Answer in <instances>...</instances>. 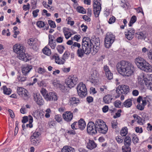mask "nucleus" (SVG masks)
<instances>
[{"instance_id": "nucleus-1", "label": "nucleus", "mask_w": 152, "mask_h": 152, "mask_svg": "<svg viewBox=\"0 0 152 152\" xmlns=\"http://www.w3.org/2000/svg\"><path fill=\"white\" fill-rule=\"evenodd\" d=\"M118 72L124 76L129 77L133 74L134 70V66L130 62L121 61L118 62L116 65Z\"/></svg>"}, {"instance_id": "nucleus-2", "label": "nucleus", "mask_w": 152, "mask_h": 152, "mask_svg": "<svg viewBox=\"0 0 152 152\" xmlns=\"http://www.w3.org/2000/svg\"><path fill=\"white\" fill-rule=\"evenodd\" d=\"M88 37H84L82 40V48H78L77 53L79 57L82 58L85 54L88 55L91 52V43Z\"/></svg>"}, {"instance_id": "nucleus-3", "label": "nucleus", "mask_w": 152, "mask_h": 152, "mask_svg": "<svg viewBox=\"0 0 152 152\" xmlns=\"http://www.w3.org/2000/svg\"><path fill=\"white\" fill-rule=\"evenodd\" d=\"M13 50L18 55L17 57L19 59L25 61H27L29 59L27 58L23 50V47L20 45L15 44L13 47Z\"/></svg>"}, {"instance_id": "nucleus-4", "label": "nucleus", "mask_w": 152, "mask_h": 152, "mask_svg": "<svg viewBox=\"0 0 152 152\" xmlns=\"http://www.w3.org/2000/svg\"><path fill=\"white\" fill-rule=\"evenodd\" d=\"M97 131L100 134H106L107 132L108 128L105 123L102 120L97 119L95 121Z\"/></svg>"}, {"instance_id": "nucleus-5", "label": "nucleus", "mask_w": 152, "mask_h": 152, "mask_svg": "<svg viewBox=\"0 0 152 152\" xmlns=\"http://www.w3.org/2000/svg\"><path fill=\"white\" fill-rule=\"evenodd\" d=\"M97 131L100 134H106L107 132L108 128L105 123L102 120L97 119L95 121Z\"/></svg>"}, {"instance_id": "nucleus-6", "label": "nucleus", "mask_w": 152, "mask_h": 152, "mask_svg": "<svg viewBox=\"0 0 152 152\" xmlns=\"http://www.w3.org/2000/svg\"><path fill=\"white\" fill-rule=\"evenodd\" d=\"M116 93L117 95L115 96L116 98H119L121 94L126 95L130 92V88L129 86L125 85H121L119 86L117 88Z\"/></svg>"}, {"instance_id": "nucleus-7", "label": "nucleus", "mask_w": 152, "mask_h": 152, "mask_svg": "<svg viewBox=\"0 0 152 152\" xmlns=\"http://www.w3.org/2000/svg\"><path fill=\"white\" fill-rule=\"evenodd\" d=\"M78 80L76 76L71 75L66 79L65 83L68 88H71L77 83Z\"/></svg>"}, {"instance_id": "nucleus-8", "label": "nucleus", "mask_w": 152, "mask_h": 152, "mask_svg": "<svg viewBox=\"0 0 152 152\" xmlns=\"http://www.w3.org/2000/svg\"><path fill=\"white\" fill-rule=\"evenodd\" d=\"M91 42V52L92 55L95 54L98 51L99 48L100 40L99 39H96L94 40L91 39L89 38Z\"/></svg>"}, {"instance_id": "nucleus-9", "label": "nucleus", "mask_w": 152, "mask_h": 152, "mask_svg": "<svg viewBox=\"0 0 152 152\" xmlns=\"http://www.w3.org/2000/svg\"><path fill=\"white\" fill-rule=\"evenodd\" d=\"M115 36L110 32H107L106 35L104 39V45L107 48H109L114 42Z\"/></svg>"}, {"instance_id": "nucleus-10", "label": "nucleus", "mask_w": 152, "mask_h": 152, "mask_svg": "<svg viewBox=\"0 0 152 152\" xmlns=\"http://www.w3.org/2000/svg\"><path fill=\"white\" fill-rule=\"evenodd\" d=\"M77 90L78 95L83 98L87 94V90L86 85L83 82L80 83L77 87Z\"/></svg>"}, {"instance_id": "nucleus-11", "label": "nucleus", "mask_w": 152, "mask_h": 152, "mask_svg": "<svg viewBox=\"0 0 152 152\" xmlns=\"http://www.w3.org/2000/svg\"><path fill=\"white\" fill-rule=\"evenodd\" d=\"M40 135L39 132L35 131L32 133L30 137L31 143L35 146H37L40 142L39 136Z\"/></svg>"}, {"instance_id": "nucleus-12", "label": "nucleus", "mask_w": 152, "mask_h": 152, "mask_svg": "<svg viewBox=\"0 0 152 152\" xmlns=\"http://www.w3.org/2000/svg\"><path fill=\"white\" fill-rule=\"evenodd\" d=\"M17 91L18 95L25 100L28 99L30 97L27 90L23 87H18Z\"/></svg>"}, {"instance_id": "nucleus-13", "label": "nucleus", "mask_w": 152, "mask_h": 152, "mask_svg": "<svg viewBox=\"0 0 152 152\" xmlns=\"http://www.w3.org/2000/svg\"><path fill=\"white\" fill-rule=\"evenodd\" d=\"M94 12L96 17L99 16L101 9V4L98 0H94Z\"/></svg>"}, {"instance_id": "nucleus-14", "label": "nucleus", "mask_w": 152, "mask_h": 152, "mask_svg": "<svg viewBox=\"0 0 152 152\" xmlns=\"http://www.w3.org/2000/svg\"><path fill=\"white\" fill-rule=\"evenodd\" d=\"M96 127L95 123L92 121H90L88 123L87 126V130L88 133L91 134H96L97 133Z\"/></svg>"}, {"instance_id": "nucleus-15", "label": "nucleus", "mask_w": 152, "mask_h": 152, "mask_svg": "<svg viewBox=\"0 0 152 152\" xmlns=\"http://www.w3.org/2000/svg\"><path fill=\"white\" fill-rule=\"evenodd\" d=\"M80 103V101L78 98L72 96L69 97L68 101V104L72 107H75Z\"/></svg>"}, {"instance_id": "nucleus-16", "label": "nucleus", "mask_w": 152, "mask_h": 152, "mask_svg": "<svg viewBox=\"0 0 152 152\" xmlns=\"http://www.w3.org/2000/svg\"><path fill=\"white\" fill-rule=\"evenodd\" d=\"M135 33V30L133 28H130L126 30L124 34L128 39L131 40L134 38Z\"/></svg>"}, {"instance_id": "nucleus-17", "label": "nucleus", "mask_w": 152, "mask_h": 152, "mask_svg": "<svg viewBox=\"0 0 152 152\" xmlns=\"http://www.w3.org/2000/svg\"><path fill=\"white\" fill-rule=\"evenodd\" d=\"M53 85L55 87L59 88L63 92H65L68 91V86H64V85L61 84L59 81L54 80L53 83Z\"/></svg>"}, {"instance_id": "nucleus-18", "label": "nucleus", "mask_w": 152, "mask_h": 152, "mask_svg": "<svg viewBox=\"0 0 152 152\" xmlns=\"http://www.w3.org/2000/svg\"><path fill=\"white\" fill-rule=\"evenodd\" d=\"M51 59L54 60L55 63L58 64H64L66 62L62 58H60L57 54H55L52 56Z\"/></svg>"}, {"instance_id": "nucleus-19", "label": "nucleus", "mask_w": 152, "mask_h": 152, "mask_svg": "<svg viewBox=\"0 0 152 152\" xmlns=\"http://www.w3.org/2000/svg\"><path fill=\"white\" fill-rule=\"evenodd\" d=\"M99 76V73L96 70H94L89 77L90 81L93 83H96L97 82V78Z\"/></svg>"}, {"instance_id": "nucleus-20", "label": "nucleus", "mask_w": 152, "mask_h": 152, "mask_svg": "<svg viewBox=\"0 0 152 152\" xmlns=\"http://www.w3.org/2000/svg\"><path fill=\"white\" fill-rule=\"evenodd\" d=\"M62 116L64 120L68 122L70 121L72 119L73 114L70 111H66L63 114Z\"/></svg>"}, {"instance_id": "nucleus-21", "label": "nucleus", "mask_w": 152, "mask_h": 152, "mask_svg": "<svg viewBox=\"0 0 152 152\" xmlns=\"http://www.w3.org/2000/svg\"><path fill=\"white\" fill-rule=\"evenodd\" d=\"M140 69L147 72H151L152 71V67L150 64L146 61L142 66Z\"/></svg>"}, {"instance_id": "nucleus-22", "label": "nucleus", "mask_w": 152, "mask_h": 152, "mask_svg": "<svg viewBox=\"0 0 152 152\" xmlns=\"http://www.w3.org/2000/svg\"><path fill=\"white\" fill-rule=\"evenodd\" d=\"M104 70L105 72L106 76L109 80H111L113 78V74L110 72L109 67L107 65L104 67Z\"/></svg>"}, {"instance_id": "nucleus-23", "label": "nucleus", "mask_w": 152, "mask_h": 152, "mask_svg": "<svg viewBox=\"0 0 152 152\" xmlns=\"http://www.w3.org/2000/svg\"><path fill=\"white\" fill-rule=\"evenodd\" d=\"M145 60L143 58L140 57H138L136 58L135 59V62L137 67L140 69L142 67V66L143 64H144V63L145 62Z\"/></svg>"}, {"instance_id": "nucleus-24", "label": "nucleus", "mask_w": 152, "mask_h": 152, "mask_svg": "<svg viewBox=\"0 0 152 152\" xmlns=\"http://www.w3.org/2000/svg\"><path fill=\"white\" fill-rule=\"evenodd\" d=\"M34 99L37 103L39 105H42L44 103L43 99L39 94H36L34 96Z\"/></svg>"}, {"instance_id": "nucleus-25", "label": "nucleus", "mask_w": 152, "mask_h": 152, "mask_svg": "<svg viewBox=\"0 0 152 152\" xmlns=\"http://www.w3.org/2000/svg\"><path fill=\"white\" fill-rule=\"evenodd\" d=\"M27 43L33 49H36L37 48L36 44L37 43V40L36 39L34 38H29L27 40Z\"/></svg>"}, {"instance_id": "nucleus-26", "label": "nucleus", "mask_w": 152, "mask_h": 152, "mask_svg": "<svg viewBox=\"0 0 152 152\" xmlns=\"http://www.w3.org/2000/svg\"><path fill=\"white\" fill-rule=\"evenodd\" d=\"M78 128L81 130H83L85 128L86 124L83 118H81L77 122Z\"/></svg>"}, {"instance_id": "nucleus-27", "label": "nucleus", "mask_w": 152, "mask_h": 152, "mask_svg": "<svg viewBox=\"0 0 152 152\" xmlns=\"http://www.w3.org/2000/svg\"><path fill=\"white\" fill-rule=\"evenodd\" d=\"M32 66L27 65L24 66L22 68V72L23 74L26 75L32 69Z\"/></svg>"}, {"instance_id": "nucleus-28", "label": "nucleus", "mask_w": 152, "mask_h": 152, "mask_svg": "<svg viewBox=\"0 0 152 152\" xmlns=\"http://www.w3.org/2000/svg\"><path fill=\"white\" fill-rule=\"evenodd\" d=\"M97 146V144L93 140H89L87 144V147L88 149L92 150Z\"/></svg>"}, {"instance_id": "nucleus-29", "label": "nucleus", "mask_w": 152, "mask_h": 152, "mask_svg": "<svg viewBox=\"0 0 152 152\" xmlns=\"http://www.w3.org/2000/svg\"><path fill=\"white\" fill-rule=\"evenodd\" d=\"M112 96L110 94H107L105 95L103 98V100L104 102L106 104L110 103L113 99Z\"/></svg>"}, {"instance_id": "nucleus-30", "label": "nucleus", "mask_w": 152, "mask_h": 152, "mask_svg": "<svg viewBox=\"0 0 152 152\" xmlns=\"http://www.w3.org/2000/svg\"><path fill=\"white\" fill-rule=\"evenodd\" d=\"M17 80L20 82L25 81L27 79L26 75L24 74H21L20 73H18L17 75Z\"/></svg>"}, {"instance_id": "nucleus-31", "label": "nucleus", "mask_w": 152, "mask_h": 152, "mask_svg": "<svg viewBox=\"0 0 152 152\" xmlns=\"http://www.w3.org/2000/svg\"><path fill=\"white\" fill-rule=\"evenodd\" d=\"M61 151L62 152H74L75 150L71 147L66 145L64 146Z\"/></svg>"}, {"instance_id": "nucleus-32", "label": "nucleus", "mask_w": 152, "mask_h": 152, "mask_svg": "<svg viewBox=\"0 0 152 152\" xmlns=\"http://www.w3.org/2000/svg\"><path fill=\"white\" fill-rule=\"evenodd\" d=\"M37 26L39 28H42L44 26L46 28V29H48V26L46 23H45L44 22L39 21L37 22L36 23Z\"/></svg>"}, {"instance_id": "nucleus-33", "label": "nucleus", "mask_w": 152, "mask_h": 152, "mask_svg": "<svg viewBox=\"0 0 152 152\" xmlns=\"http://www.w3.org/2000/svg\"><path fill=\"white\" fill-rule=\"evenodd\" d=\"M136 37L138 39H144V40L146 38V36L145 34L142 32H140L137 33L135 34Z\"/></svg>"}, {"instance_id": "nucleus-34", "label": "nucleus", "mask_w": 152, "mask_h": 152, "mask_svg": "<svg viewBox=\"0 0 152 152\" xmlns=\"http://www.w3.org/2000/svg\"><path fill=\"white\" fill-rule=\"evenodd\" d=\"M124 107L126 108L130 107L132 104V100L130 99H128L123 103Z\"/></svg>"}, {"instance_id": "nucleus-35", "label": "nucleus", "mask_w": 152, "mask_h": 152, "mask_svg": "<svg viewBox=\"0 0 152 152\" xmlns=\"http://www.w3.org/2000/svg\"><path fill=\"white\" fill-rule=\"evenodd\" d=\"M133 116L139 124L140 125H143V120L140 116L137 114L133 115Z\"/></svg>"}, {"instance_id": "nucleus-36", "label": "nucleus", "mask_w": 152, "mask_h": 152, "mask_svg": "<svg viewBox=\"0 0 152 152\" xmlns=\"http://www.w3.org/2000/svg\"><path fill=\"white\" fill-rule=\"evenodd\" d=\"M131 143V138L128 135L125 137L124 140V145L130 146Z\"/></svg>"}, {"instance_id": "nucleus-37", "label": "nucleus", "mask_w": 152, "mask_h": 152, "mask_svg": "<svg viewBox=\"0 0 152 152\" xmlns=\"http://www.w3.org/2000/svg\"><path fill=\"white\" fill-rule=\"evenodd\" d=\"M148 81V79L145 77L144 75H142V78H140L138 79L139 83L142 85H144V84H145L146 82Z\"/></svg>"}, {"instance_id": "nucleus-38", "label": "nucleus", "mask_w": 152, "mask_h": 152, "mask_svg": "<svg viewBox=\"0 0 152 152\" xmlns=\"http://www.w3.org/2000/svg\"><path fill=\"white\" fill-rule=\"evenodd\" d=\"M142 103L141 104L138 103L137 106V108L141 110H143L145 107V106L146 105L145 101L144 100L142 101Z\"/></svg>"}, {"instance_id": "nucleus-39", "label": "nucleus", "mask_w": 152, "mask_h": 152, "mask_svg": "<svg viewBox=\"0 0 152 152\" xmlns=\"http://www.w3.org/2000/svg\"><path fill=\"white\" fill-rule=\"evenodd\" d=\"M3 93L5 94L10 95L11 92V90L10 88H7L6 86L2 87Z\"/></svg>"}, {"instance_id": "nucleus-40", "label": "nucleus", "mask_w": 152, "mask_h": 152, "mask_svg": "<svg viewBox=\"0 0 152 152\" xmlns=\"http://www.w3.org/2000/svg\"><path fill=\"white\" fill-rule=\"evenodd\" d=\"M44 54L47 56H50L51 53V50L45 46L42 50Z\"/></svg>"}, {"instance_id": "nucleus-41", "label": "nucleus", "mask_w": 152, "mask_h": 152, "mask_svg": "<svg viewBox=\"0 0 152 152\" xmlns=\"http://www.w3.org/2000/svg\"><path fill=\"white\" fill-rule=\"evenodd\" d=\"M137 17L135 15H133L131 17L130 21L128 24L129 27H131L137 21Z\"/></svg>"}, {"instance_id": "nucleus-42", "label": "nucleus", "mask_w": 152, "mask_h": 152, "mask_svg": "<svg viewBox=\"0 0 152 152\" xmlns=\"http://www.w3.org/2000/svg\"><path fill=\"white\" fill-rule=\"evenodd\" d=\"M128 133V129L126 127L122 128L120 132V134L122 136H125Z\"/></svg>"}, {"instance_id": "nucleus-43", "label": "nucleus", "mask_w": 152, "mask_h": 152, "mask_svg": "<svg viewBox=\"0 0 152 152\" xmlns=\"http://www.w3.org/2000/svg\"><path fill=\"white\" fill-rule=\"evenodd\" d=\"M52 95H51L50 97H49V99L51 100V101H56L58 99L57 94L55 92H51Z\"/></svg>"}, {"instance_id": "nucleus-44", "label": "nucleus", "mask_w": 152, "mask_h": 152, "mask_svg": "<svg viewBox=\"0 0 152 152\" xmlns=\"http://www.w3.org/2000/svg\"><path fill=\"white\" fill-rule=\"evenodd\" d=\"M77 11L79 13L83 14L86 13V10L82 7L78 6L76 8Z\"/></svg>"}, {"instance_id": "nucleus-45", "label": "nucleus", "mask_w": 152, "mask_h": 152, "mask_svg": "<svg viewBox=\"0 0 152 152\" xmlns=\"http://www.w3.org/2000/svg\"><path fill=\"white\" fill-rule=\"evenodd\" d=\"M56 49L59 53L62 54L65 49V48L64 46L62 45H59L57 46Z\"/></svg>"}, {"instance_id": "nucleus-46", "label": "nucleus", "mask_w": 152, "mask_h": 152, "mask_svg": "<svg viewBox=\"0 0 152 152\" xmlns=\"http://www.w3.org/2000/svg\"><path fill=\"white\" fill-rule=\"evenodd\" d=\"M122 149L123 152H130L131 151L130 146L125 145L122 147Z\"/></svg>"}, {"instance_id": "nucleus-47", "label": "nucleus", "mask_w": 152, "mask_h": 152, "mask_svg": "<svg viewBox=\"0 0 152 152\" xmlns=\"http://www.w3.org/2000/svg\"><path fill=\"white\" fill-rule=\"evenodd\" d=\"M70 55V53L68 51H65L62 56V58L65 61H66V59H67L69 57Z\"/></svg>"}, {"instance_id": "nucleus-48", "label": "nucleus", "mask_w": 152, "mask_h": 152, "mask_svg": "<svg viewBox=\"0 0 152 152\" xmlns=\"http://www.w3.org/2000/svg\"><path fill=\"white\" fill-rule=\"evenodd\" d=\"M132 141L134 144H136L138 142L139 138L137 136L134 134L132 135Z\"/></svg>"}, {"instance_id": "nucleus-49", "label": "nucleus", "mask_w": 152, "mask_h": 152, "mask_svg": "<svg viewBox=\"0 0 152 152\" xmlns=\"http://www.w3.org/2000/svg\"><path fill=\"white\" fill-rule=\"evenodd\" d=\"M51 112V110L50 108H48L45 111V117L46 118H49L50 117V114Z\"/></svg>"}, {"instance_id": "nucleus-50", "label": "nucleus", "mask_w": 152, "mask_h": 152, "mask_svg": "<svg viewBox=\"0 0 152 152\" xmlns=\"http://www.w3.org/2000/svg\"><path fill=\"white\" fill-rule=\"evenodd\" d=\"M2 35H7V36H9L10 35V32L9 29H7V30L4 29L2 31Z\"/></svg>"}, {"instance_id": "nucleus-51", "label": "nucleus", "mask_w": 152, "mask_h": 152, "mask_svg": "<svg viewBox=\"0 0 152 152\" xmlns=\"http://www.w3.org/2000/svg\"><path fill=\"white\" fill-rule=\"evenodd\" d=\"M148 89L152 91V83L150 81L148 80V81L146 82L145 84Z\"/></svg>"}, {"instance_id": "nucleus-52", "label": "nucleus", "mask_w": 152, "mask_h": 152, "mask_svg": "<svg viewBox=\"0 0 152 152\" xmlns=\"http://www.w3.org/2000/svg\"><path fill=\"white\" fill-rule=\"evenodd\" d=\"M48 45L52 49H54L56 48V41H54L53 42H48Z\"/></svg>"}, {"instance_id": "nucleus-53", "label": "nucleus", "mask_w": 152, "mask_h": 152, "mask_svg": "<svg viewBox=\"0 0 152 152\" xmlns=\"http://www.w3.org/2000/svg\"><path fill=\"white\" fill-rule=\"evenodd\" d=\"M48 23L49 26L51 28H55L56 27V26L55 22L51 20H48Z\"/></svg>"}, {"instance_id": "nucleus-54", "label": "nucleus", "mask_w": 152, "mask_h": 152, "mask_svg": "<svg viewBox=\"0 0 152 152\" xmlns=\"http://www.w3.org/2000/svg\"><path fill=\"white\" fill-rule=\"evenodd\" d=\"M115 106L117 108H120L121 107V102L119 100H116L114 103Z\"/></svg>"}, {"instance_id": "nucleus-55", "label": "nucleus", "mask_w": 152, "mask_h": 152, "mask_svg": "<svg viewBox=\"0 0 152 152\" xmlns=\"http://www.w3.org/2000/svg\"><path fill=\"white\" fill-rule=\"evenodd\" d=\"M40 92L44 98L45 97V95H46L48 93L47 91L45 88H42L41 89Z\"/></svg>"}, {"instance_id": "nucleus-56", "label": "nucleus", "mask_w": 152, "mask_h": 152, "mask_svg": "<svg viewBox=\"0 0 152 152\" xmlns=\"http://www.w3.org/2000/svg\"><path fill=\"white\" fill-rule=\"evenodd\" d=\"M123 138L120 136H117L116 140L118 143H122L123 141Z\"/></svg>"}, {"instance_id": "nucleus-57", "label": "nucleus", "mask_w": 152, "mask_h": 152, "mask_svg": "<svg viewBox=\"0 0 152 152\" xmlns=\"http://www.w3.org/2000/svg\"><path fill=\"white\" fill-rule=\"evenodd\" d=\"M71 128L73 129H77L78 128L77 122H75L71 125Z\"/></svg>"}, {"instance_id": "nucleus-58", "label": "nucleus", "mask_w": 152, "mask_h": 152, "mask_svg": "<svg viewBox=\"0 0 152 152\" xmlns=\"http://www.w3.org/2000/svg\"><path fill=\"white\" fill-rule=\"evenodd\" d=\"M39 11V10L38 9L34 10L32 12L33 17L34 18H36L38 16V13Z\"/></svg>"}, {"instance_id": "nucleus-59", "label": "nucleus", "mask_w": 152, "mask_h": 152, "mask_svg": "<svg viewBox=\"0 0 152 152\" xmlns=\"http://www.w3.org/2000/svg\"><path fill=\"white\" fill-rule=\"evenodd\" d=\"M116 18L113 16H112L109 19L108 22L110 24H112L114 23L116 20Z\"/></svg>"}, {"instance_id": "nucleus-60", "label": "nucleus", "mask_w": 152, "mask_h": 152, "mask_svg": "<svg viewBox=\"0 0 152 152\" xmlns=\"http://www.w3.org/2000/svg\"><path fill=\"white\" fill-rule=\"evenodd\" d=\"M52 94L51 93V92H49L46 95H45V99L47 101H51V100H50L49 99V97H51V95H52Z\"/></svg>"}, {"instance_id": "nucleus-61", "label": "nucleus", "mask_w": 152, "mask_h": 152, "mask_svg": "<svg viewBox=\"0 0 152 152\" xmlns=\"http://www.w3.org/2000/svg\"><path fill=\"white\" fill-rule=\"evenodd\" d=\"M134 129L137 133H141L143 132V129L142 127H136Z\"/></svg>"}, {"instance_id": "nucleus-62", "label": "nucleus", "mask_w": 152, "mask_h": 152, "mask_svg": "<svg viewBox=\"0 0 152 152\" xmlns=\"http://www.w3.org/2000/svg\"><path fill=\"white\" fill-rule=\"evenodd\" d=\"M122 112L121 109H119L118 110L117 112L115 113V115H114L113 118H114L120 117L121 115V113Z\"/></svg>"}, {"instance_id": "nucleus-63", "label": "nucleus", "mask_w": 152, "mask_h": 152, "mask_svg": "<svg viewBox=\"0 0 152 152\" xmlns=\"http://www.w3.org/2000/svg\"><path fill=\"white\" fill-rule=\"evenodd\" d=\"M23 8L24 11L29 10L30 8V5L29 3H27L26 5H24L23 7Z\"/></svg>"}, {"instance_id": "nucleus-64", "label": "nucleus", "mask_w": 152, "mask_h": 152, "mask_svg": "<svg viewBox=\"0 0 152 152\" xmlns=\"http://www.w3.org/2000/svg\"><path fill=\"white\" fill-rule=\"evenodd\" d=\"M55 118L58 122H60L61 121L62 119L61 115L58 114L55 115Z\"/></svg>"}]
</instances>
